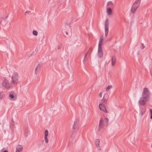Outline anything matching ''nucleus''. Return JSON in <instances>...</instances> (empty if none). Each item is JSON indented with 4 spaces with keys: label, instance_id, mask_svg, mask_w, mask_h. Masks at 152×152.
<instances>
[{
    "label": "nucleus",
    "instance_id": "393cba45",
    "mask_svg": "<svg viewBox=\"0 0 152 152\" xmlns=\"http://www.w3.org/2000/svg\"><path fill=\"white\" fill-rule=\"evenodd\" d=\"M99 104L101 105V104H102L101 103H100Z\"/></svg>",
    "mask_w": 152,
    "mask_h": 152
},
{
    "label": "nucleus",
    "instance_id": "f03ea898",
    "mask_svg": "<svg viewBox=\"0 0 152 152\" xmlns=\"http://www.w3.org/2000/svg\"><path fill=\"white\" fill-rule=\"evenodd\" d=\"M19 79L18 74L17 72H14L11 76V83L14 86L17 85Z\"/></svg>",
    "mask_w": 152,
    "mask_h": 152
},
{
    "label": "nucleus",
    "instance_id": "f257e3e1",
    "mask_svg": "<svg viewBox=\"0 0 152 152\" xmlns=\"http://www.w3.org/2000/svg\"><path fill=\"white\" fill-rule=\"evenodd\" d=\"M103 41V37L102 36L100 37L99 41L98 48V50L97 56L99 58L102 57L103 52L102 50V45Z\"/></svg>",
    "mask_w": 152,
    "mask_h": 152
},
{
    "label": "nucleus",
    "instance_id": "9d476101",
    "mask_svg": "<svg viewBox=\"0 0 152 152\" xmlns=\"http://www.w3.org/2000/svg\"><path fill=\"white\" fill-rule=\"evenodd\" d=\"M111 60L112 65L113 66L115 64L116 61V59L115 56H112L111 58Z\"/></svg>",
    "mask_w": 152,
    "mask_h": 152
},
{
    "label": "nucleus",
    "instance_id": "0eeeda50",
    "mask_svg": "<svg viewBox=\"0 0 152 152\" xmlns=\"http://www.w3.org/2000/svg\"><path fill=\"white\" fill-rule=\"evenodd\" d=\"M92 50V48H90L88 52L86 53V54L84 58V61H86L88 59L89 56L91 54Z\"/></svg>",
    "mask_w": 152,
    "mask_h": 152
},
{
    "label": "nucleus",
    "instance_id": "423d86ee",
    "mask_svg": "<svg viewBox=\"0 0 152 152\" xmlns=\"http://www.w3.org/2000/svg\"><path fill=\"white\" fill-rule=\"evenodd\" d=\"M148 100V98L142 96L140 99L139 103L140 104H145Z\"/></svg>",
    "mask_w": 152,
    "mask_h": 152
},
{
    "label": "nucleus",
    "instance_id": "b1692460",
    "mask_svg": "<svg viewBox=\"0 0 152 152\" xmlns=\"http://www.w3.org/2000/svg\"><path fill=\"white\" fill-rule=\"evenodd\" d=\"M4 152H8L7 151H5Z\"/></svg>",
    "mask_w": 152,
    "mask_h": 152
},
{
    "label": "nucleus",
    "instance_id": "f3484780",
    "mask_svg": "<svg viewBox=\"0 0 152 152\" xmlns=\"http://www.w3.org/2000/svg\"><path fill=\"white\" fill-rule=\"evenodd\" d=\"M112 88V86L111 85L108 86L106 88V90L107 91H108L109 90Z\"/></svg>",
    "mask_w": 152,
    "mask_h": 152
},
{
    "label": "nucleus",
    "instance_id": "412c9836",
    "mask_svg": "<svg viewBox=\"0 0 152 152\" xmlns=\"http://www.w3.org/2000/svg\"><path fill=\"white\" fill-rule=\"evenodd\" d=\"M103 124V120L101 119H100L99 123V126H101Z\"/></svg>",
    "mask_w": 152,
    "mask_h": 152
},
{
    "label": "nucleus",
    "instance_id": "2eb2a0df",
    "mask_svg": "<svg viewBox=\"0 0 152 152\" xmlns=\"http://www.w3.org/2000/svg\"><path fill=\"white\" fill-rule=\"evenodd\" d=\"M137 9V8H136V7H135L134 6L132 5L131 8V12L132 13H134L135 12Z\"/></svg>",
    "mask_w": 152,
    "mask_h": 152
},
{
    "label": "nucleus",
    "instance_id": "dca6fc26",
    "mask_svg": "<svg viewBox=\"0 0 152 152\" xmlns=\"http://www.w3.org/2000/svg\"><path fill=\"white\" fill-rule=\"evenodd\" d=\"M40 65L39 64L37 65L35 69V72L36 73H37L38 69L40 68Z\"/></svg>",
    "mask_w": 152,
    "mask_h": 152
},
{
    "label": "nucleus",
    "instance_id": "9b49d317",
    "mask_svg": "<svg viewBox=\"0 0 152 152\" xmlns=\"http://www.w3.org/2000/svg\"><path fill=\"white\" fill-rule=\"evenodd\" d=\"M99 107L100 109L103 112L105 113L107 112V110L104 105H99Z\"/></svg>",
    "mask_w": 152,
    "mask_h": 152
},
{
    "label": "nucleus",
    "instance_id": "bb28decb",
    "mask_svg": "<svg viewBox=\"0 0 152 152\" xmlns=\"http://www.w3.org/2000/svg\"><path fill=\"white\" fill-rule=\"evenodd\" d=\"M106 120H107V118H106Z\"/></svg>",
    "mask_w": 152,
    "mask_h": 152
},
{
    "label": "nucleus",
    "instance_id": "4be33fe9",
    "mask_svg": "<svg viewBox=\"0 0 152 152\" xmlns=\"http://www.w3.org/2000/svg\"><path fill=\"white\" fill-rule=\"evenodd\" d=\"M150 111L151 114V118L152 119V110L151 109H150Z\"/></svg>",
    "mask_w": 152,
    "mask_h": 152
},
{
    "label": "nucleus",
    "instance_id": "a878e982",
    "mask_svg": "<svg viewBox=\"0 0 152 152\" xmlns=\"http://www.w3.org/2000/svg\"><path fill=\"white\" fill-rule=\"evenodd\" d=\"M60 48V47H59V48H58V49H59Z\"/></svg>",
    "mask_w": 152,
    "mask_h": 152
},
{
    "label": "nucleus",
    "instance_id": "aec40b11",
    "mask_svg": "<svg viewBox=\"0 0 152 152\" xmlns=\"http://www.w3.org/2000/svg\"><path fill=\"white\" fill-rule=\"evenodd\" d=\"M102 92H100L98 95L99 97L100 98H102Z\"/></svg>",
    "mask_w": 152,
    "mask_h": 152
},
{
    "label": "nucleus",
    "instance_id": "ddd939ff",
    "mask_svg": "<svg viewBox=\"0 0 152 152\" xmlns=\"http://www.w3.org/2000/svg\"><path fill=\"white\" fill-rule=\"evenodd\" d=\"M23 149L21 145H18L17 148L16 152H20Z\"/></svg>",
    "mask_w": 152,
    "mask_h": 152
},
{
    "label": "nucleus",
    "instance_id": "20e7f679",
    "mask_svg": "<svg viewBox=\"0 0 152 152\" xmlns=\"http://www.w3.org/2000/svg\"><path fill=\"white\" fill-rule=\"evenodd\" d=\"M150 95V92L148 89L146 87L144 88L142 93V96L148 98Z\"/></svg>",
    "mask_w": 152,
    "mask_h": 152
},
{
    "label": "nucleus",
    "instance_id": "4468645a",
    "mask_svg": "<svg viewBox=\"0 0 152 152\" xmlns=\"http://www.w3.org/2000/svg\"><path fill=\"white\" fill-rule=\"evenodd\" d=\"M107 12L108 15H111L112 13V10L110 8H108L107 10Z\"/></svg>",
    "mask_w": 152,
    "mask_h": 152
},
{
    "label": "nucleus",
    "instance_id": "6ab92c4d",
    "mask_svg": "<svg viewBox=\"0 0 152 152\" xmlns=\"http://www.w3.org/2000/svg\"><path fill=\"white\" fill-rule=\"evenodd\" d=\"M9 97L10 99H13L14 98V96L13 94H10Z\"/></svg>",
    "mask_w": 152,
    "mask_h": 152
},
{
    "label": "nucleus",
    "instance_id": "6e6552de",
    "mask_svg": "<svg viewBox=\"0 0 152 152\" xmlns=\"http://www.w3.org/2000/svg\"><path fill=\"white\" fill-rule=\"evenodd\" d=\"M140 0H137L133 4V5L137 9L140 6Z\"/></svg>",
    "mask_w": 152,
    "mask_h": 152
},
{
    "label": "nucleus",
    "instance_id": "a211bd4d",
    "mask_svg": "<svg viewBox=\"0 0 152 152\" xmlns=\"http://www.w3.org/2000/svg\"><path fill=\"white\" fill-rule=\"evenodd\" d=\"M33 34L34 35L37 36V35L38 33L37 31L34 30L33 32Z\"/></svg>",
    "mask_w": 152,
    "mask_h": 152
},
{
    "label": "nucleus",
    "instance_id": "39448f33",
    "mask_svg": "<svg viewBox=\"0 0 152 152\" xmlns=\"http://www.w3.org/2000/svg\"><path fill=\"white\" fill-rule=\"evenodd\" d=\"M109 22V20L108 19H106L104 23L105 33L106 37L107 36L108 33Z\"/></svg>",
    "mask_w": 152,
    "mask_h": 152
},
{
    "label": "nucleus",
    "instance_id": "1a4fd4ad",
    "mask_svg": "<svg viewBox=\"0 0 152 152\" xmlns=\"http://www.w3.org/2000/svg\"><path fill=\"white\" fill-rule=\"evenodd\" d=\"M109 97L108 95L107 94L105 93L104 94V96L102 99V101L105 102L107 101V100Z\"/></svg>",
    "mask_w": 152,
    "mask_h": 152
},
{
    "label": "nucleus",
    "instance_id": "5701e85b",
    "mask_svg": "<svg viewBox=\"0 0 152 152\" xmlns=\"http://www.w3.org/2000/svg\"><path fill=\"white\" fill-rule=\"evenodd\" d=\"M3 95L1 93H0V99H1L3 97Z\"/></svg>",
    "mask_w": 152,
    "mask_h": 152
},
{
    "label": "nucleus",
    "instance_id": "7ed1b4c3",
    "mask_svg": "<svg viewBox=\"0 0 152 152\" xmlns=\"http://www.w3.org/2000/svg\"><path fill=\"white\" fill-rule=\"evenodd\" d=\"M14 85L12 83H10L9 80L6 79H4L3 81L2 86L6 89H9L12 88Z\"/></svg>",
    "mask_w": 152,
    "mask_h": 152
},
{
    "label": "nucleus",
    "instance_id": "f8f14e48",
    "mask_svg": "<svg viewBox=\"0 0 152 152\" xmlns=\"http://www.w3.org/2000/svg\"><path fill=\"white\" fill-rule=\"evenodd\" d=\"M48 135V132L47 130H46L45 133V140L46 142L47 143L48 142V139L47 138V136Z\"/></svg>",
    "mask_w": 152,
    "mask_h": 152
}]
</instances>
